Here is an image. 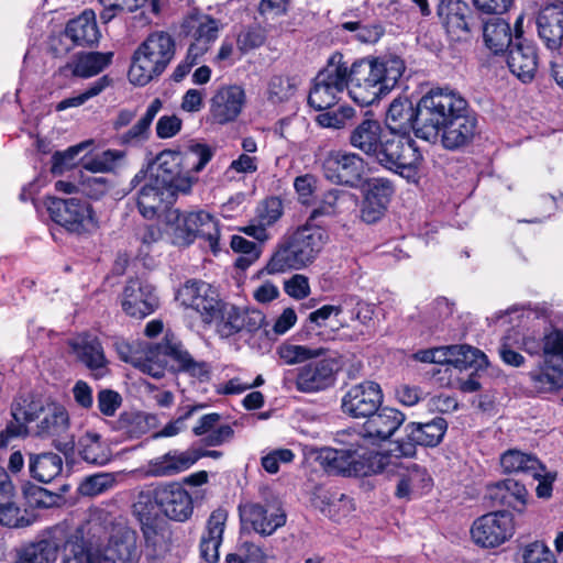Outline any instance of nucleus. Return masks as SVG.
<instances>
[{"instance_id":"f257e3e1","label":"nucleus","mask_w":563,"mask_h":563,"mask_svg":"<svg viewBox=\"0 0 563 563\" xmlns=\"http://www.w3.org/2000/svg\"><path fill=\"white\" fill-rule=\"evenodd\" d=\"M418 126L417 137L454 151L473 141L477 119L459 92L438 88L420 99Z\"/></svg>"},{"instance_id":"f03ea898","label":"nucleus","mask_w":563,"mask_h":563,"mask_svg":"<svg viewBox=\"0 0 563 563\" xmlns=\"http://www.w3.org/2000/svg\"><path fill=\"white\" fill-rule=\"evenodd\" d=\"M404 70V62L398 57L363 58L351 66L345 63L346 89L356 103L369 106L396 86Z\"/></svg>"},{"instance_id":"7ed1b4c3","label":"nucleus","mask_w":563,"mask_h":563,"mask_svg":"<svg viewBox=\"0 0 563 563\" xmlns=\"http://www.w3.org/2000/svg\"><path fill=\"white\" fill-rule=\"evenodd\" d=\"M328 241V231L321 224L306 222L279 244L266 271L268 274H278L301 269L317 258Z\"/></svg>"},{"instance_id":"20e7f679","label":"nucleus","mask_w":563,"mask_h":563,"mask_svg":"<svg viewBox=\"0 0 563 563\" xmlns=\"http://www.w3.org/2000/svg\"><path fill=\"white\" fill-rule=\"evenodd\" d=\"M176 43L165 31L151 33L136 48L129 69V79L133 85L145 86L158 77L175 56Z\"/></svg>"},{"instance_id":"39448f33","label":"nucleus","mask_w":563,"mask_h":563,"mask_svg":"<svg viewBox=\"0 0 563 563\" xmlns=\"http://www.w3.org/2000/svg\"><path fill=\"white\" fill-rule=\"evenodd\" d=\"M383 455L357 443L347 448H322L316 460L329 474L344 476H369L383 470Z\"/></svg>"},{"instance_id":"423d86ee","label":"nucleus","mask_w":563,"mask_h":563,"mask_svg":"<svg viewBox=\"0 0 563 563\" xmlns=\"http://www.w3.org/2000/svg\"><path fill=\"white\" fill-rule=\"evenodd\" d=\"M376 162L383 167L409 177L422 161V155L410 134L386 132Z\"/></svg>"},{"instance_id":"0eeeda50","label":"nucleus","mask_w":563,"mask_h":563,"mask_svg":"<svg viewBox=\"0 0 563 563\" xmlns=\"http://www.w3.org/2000/svg\"><path fill=\"white\" fill-rule=\"evenodd\" d=\"M345 62L341 54H333L327 67L314 78L308 103L318 111L333 107L346 89Z\"/></svg>"},{"instance_id":"6e6552de","label":"nucleus","mask_w":563,"mask_h":563,"mask_svg":"<svg viewBox=\"0 0 563 563\" xmlns=\"http://www.w3.org/2000/svg\"><path fill=\"white\" fill-rule=\"evenodd\" d=\"M52 220L77 235L90 234L98 229V219L91 205L82 199L54 198L48 205Z\"/></svg>"},{"instance_id":"1a4fd4ad","label":"nucleus","mask_w":563,"mask_h":563,"mask_svg":"<svg viewBox=\"0 0 563 563\" xmlns=\"http://www.w3.org/2000/svg\"><path fill=\"white\" fill-rule=\"evenodd\" d=\"M335 362L331 358L311 361L296 371H288L283 378V387L299 393L314 394L328 389L335 380Z\"/></svg>"},{"instance_id":"9d476101","label":"nucleus","mask_w":563,"mask_h":563,"mask_svg":"<svg viewBox=\"0 0 563 563\" xmlns=\"http://www.w3.org/2000/svg\"><path fill=\"white\" fill-rule=\"evenodd\" d=\"M142 181L136 205L140 213L146 219H153L164 203H172V187L165 176L163 165H159L155 173L146 175L139 172L132 179L133 186L140 185Z\"/></svg>"},{"instance_id":"9b49d317","label":"nucleus","mask_w":563,"mask_h":563,"mask_svg":"<svg viewBox=\"0 0 563 563\" xmlns=\"http://www.w3.org/2000/svg\"><path fill=\"white\" fill-rule=\"evenodd\" d=\"M322 169L324 177L331 183L356 187L365 174V162L356 153L330 151L323 159Z\"/></svg>"},{"instance_id":"f8f14e48","label":"nucleus","mask_w":563,"mask_h":563,"mask_svg":"<svg viewBox=\"0 0 563 563\" xmlns=\"http://www.w3.org/2000/svg\"><path fill=\"white\" fill-rule=\"evenodd\" d=\"M136 534L126 527L113 528L108 544L88 553V563H137Z\"/></svg>"},{"instance_id":"ddd939ff","label":"nucleus","mask_w":563,"mask_h":563,"mask_svg":"<svg viewBox=\"0 0 563 563\" xmlns=\"http://www.w3.org/2000/svg\"><path fill=\"white\" fill-rule=\"evenodd\" d=\"M515 532L514 518L508 511H494L477 518L472 526L473 541L483 548H496Z\"/></svg>"},{"instance_id":"4468645a","label":"nucleus","mask_w":563,"mask_h":563,"mask_svg":"<svg viewBox=\"0 0 563 563\" xmlns=\"http://www.w3.org/2000/svg\"><path fill=\"white\" fill-rule=\"evenodd\" d=\"M380 386L373 380H364L351 386L341 399V410L354 419L367 418L383 404Z\"/></svg>"},{"instance_id":"2eb2a0df","label":"nucleus","mask_w":563,"mask_h":563,"mask_svg":"<svg viewBox=\"0 0 563 563\" xmlns=\"http://www.w3.org/2000/svg\"><path fill=\"white\" fill-rule=\"evenodd\" d=\"M448 423L445 419L435 417L426 423L410 422L405 427L406 439L397 441L394 449L399 456H413L416 445L437 446L443 439Z\"/></svg>"},{"instance_id":"dca6fc26","label":"nucleus","mask_w":563,"mask_h":563,"mask_svg":"<svg viewBox=\"0 0 563 563\" xmlns=\"http://www.w3.org/2000/svg\"><path fill=\"white\" fill-rule=\"evenodd\" d=\"M106 529L97 521H89L71 533L63 548L62 563H88V553L95 552V547L106 536Z\"/></svg>"},{"instance_id":"f3484780","label":"nucleus","mask_w":563,"mask_h":563,"mask_svg":"<svg viewBox=\"0 0 563 563\" xmlns=\"http://www.w3.org/2000/svg\"><path fill=\"white\" fill-rule=\"evenodd\" d=\"M177 299L183 306L199 312L206 323L214 320L220 302L217 290L210 284L197 279L187 280L177 291Z\"/></svg>"},{"instance_id":"a211bd4d","label":"nucleus","mask_w":563,"mask_h":563,"mask_svg":"<svg viewBox=\"0 0 563 563\" xmlns=\"http://www.w3.org/2000/svg\"><path fill=\"white\" fill-rule=\"evenodd\" d=\"M121 305L126 314L142 319L155 311L158 298L146 280L131 278L123 289Z\"/></svg>"},{"instance_id":"6ab92c4d","label":"nucleus","mask_w":563,"mask_h":563,"mask_svg":"<svg viewBox=\"0 0 563 563\" xmlns=\"http://www.w3.org/2000/svg\"><path fill=\"white\" fill-rule=\"evenodd\" d=\"M338 307V316L344 314L340 324L342 328H350L349 321L357 322L361 329L353 328L350 334L344 338L350 341H360L369 333V329L374 317V306L360 299L356 296H344L340 299Z\"/></svg>"},{"instance_id":"aec40b11","label":"nucleus","mask_w":563,"mask_h":563,"mask_svg":"<svg viewBox=\"0 0 563 563\" xmlns=\"http://www.w3.org/2000/svg\"><path fill=\"white\" fill-rule=\"evenodd\" d=\"M518 350L530 355H541V341L534 332L512 328L501 339L499 356L507 365L519 367L523 365L525 357Z\"/></svg>"},{"instance_id":"412c9836","label":"nucleus","mask_w":563,"mask_h":563,"mask_svg":"<svg viewBox=\"0 0 563 563\" xmlns=\"http://www.w3.org/2000/svg\"><path fill=\"white\" fill-rule=\"evenodd\" d=\"M154 499L165 516L173 520L185 521L192 512L190 495L177 483L155 488Z\"/></svg>"},{"instance_id":"4be33fe9","label":"nucleus","mask_w":563,"mask_h":563,"mask_svg":"<svg viewBox=\"0 0 563 563\" xmlns=\"http://www.w3.org/2000/svg\"><path fill=\"white\" fill-rule=\"evenodd\" d=\"M241 520L250 523L262 536H271L286 523V514L280 507H264L247 503L239 507Z\"/></svg>"},{"instance_id":"5701e85b","label":"nucleus","mask_w":563,"mask_h":563,"mask_svg":"<svg viewBox=\"0 0 563 563\" xmlns=\"http://www.w3.org/2000/svg\"><path fill=\"white\" fill-rule=\"evenodd\" d=\"M404 421L405 415L401 411L390 407H379L375 413H371L366 418L362 428V435L385 441L398 430Z\"/></svg>"},{"instance_id":"b1692460","label":"nucleus","mask_w":563,"mask_h":563,"mask_svg":"<svg viewBox=\"0 0 563 563\" xmlns=\"http://www.w3.org/2000/svg\"><path fill=\"white\" fill-rule=\"evenodd\" d=\"M245 103V92L233 85L219 89L211 99V114L218 123H228L238 118Z\"/></svg>"},{"instance_id":"393cba45","label":"nucleus","mask_w":563,"mask_h":563,"mask_svg":"<svg viewBox=\"0 0 563 563\" xmlns=\"http://www.w3.org/2000/svg\"><path fill=\"white\" fill-rule=\"evenodd\" d=\"M200 459L197 450H173L148 462V474L156 477L177 475L190 468Z\"/></svg>"},{"instance_id":"a878e982","label":"nucleus","mask_w":563,"mask_h":563,"mask_svg":"<svg viewBox=\"0 0 563 563\" xmlns=\"http://www.w3.org/2000/svg\"><path fill=\"white\" fill-rule=\"evenodd\" d=\"M393 192L391 183L386 179L369 183L361 210L362 220L369 224L377 222L384 216Z\"/></svg>"},{"instance_id":"bb28decb","label":"nucleus","mask_w":563,"mask_h":563,"mask_svg":"<svg viewBox=\"0 0 563 563\" xmlns=\"http://www.w3.org/2000/svg\"><path fill=\"white\" fill-rule=\"evenodd\" d=\"M77 360L84 363L96 376H102L108 361L97 336L85 333L69 342Z\"/></svg>"},{"instance_id":"cd10ccee","label":"nucleus","mask_w":563,"mask_h":563,"mask_svg":"<svg viewBox=\"0 0 563 563\" xmlns=\"http://www.w3.org/2000/svg\"><path fill=\"white\" fill-rule=\"evenodd\" d=\"M228 520V511L223 508L213 510L207 521L206 530L200 540V555L207 563H217L219 548Z\"/></svg>"},{"instance_id":"c85d7f7f","label":"nucleus","mask_w":563,"mask_h":563,"mask_svg":"<svg viewBox=\"0 0 563 563\" xmlns=\"http://www.w3.org/2000/svg\"><path fill=\"white\" fill-rule=\"evenodd\" d=\"M507 65L521 81L532 80L538 68L536 46L528 41H518L508 52Z\"/></svg>"},{"instance_id":"c756f323","label":"nucleus","mask_w":563,"mask_h":563,"mask_svg":"<svg viewBox=\"0 0 563 563\" xmlns=\"http://www.w3.org/2000/svg\"><path fill=\"white\" fill-rule=\"evenodd\" d=\"M419 103L415 108L407 98H396L390 103L386 114L387 132L410 134L413 130L417 135Z\"/></svg>"},{"instance_id":"7c9ffc66","label":"nucleus","mask_w":563,"mask_h":563,"mask_svg":"<svg viewBox=\"0 0 563 563\" xmlns=\"http://www.w3.org/2000/svg\"><path fill=\"white\" fill-rule=\"evenodd\" d=\"M537 26L548 48H560L563 41V8L559 4L545 5L538 14Z\"/></svg>"},{"instance_id":"2f4dec72","label":"nucleus","mask_w":563,"mask_h":563,"mask_svg":"<svg viewBox=\"0 0 563 563\" xmlns=\"http://www.w3.org/2000/svg\"><path fill=\"white\" fill-rule=\"evenodd\" d=\"M170 155L185 174H198L210 162L213 151L207 144L191 141L177 151H168L162 156Z\"/></svg>"},{"instance_id":"473e14b6","label":"nucleus","mask_w":563,"mask_h":563,"mask_svg":"<svg viewBox=\"0 0 563 563\" xmlns=\"http://www.w3.org/2000/svg\"><path fill=\"white\" fill-rule=\"evenodd\" d=\"M386 132L374 119L363 120L350 134V144L364 154L376 158Z\"/></svg>"},{"instance_id":"72a5a7b5","label":"nucleus","mask_w":563,"mask_h":563,"mask_svg":"<svg viewBox=\"0 0 563 563\" xmlns=\"http://www.w3.org/2000/svg\"><path fill=\"white\" fill-rule=\"evenodd\" d=\"M166 360L169 357L177 363V369L188 373L190 376L196 377L200 380H205L209 377V366L206 362H198L189 354L184 347L181 342L174 338H166L161 343Z\"/></svg>"},{"instance_id":"f704fd0d","label":"nucleus","mask_w":563,"mask_h":563,"mask_svg":"<svg viewBox=\"0 0 563 563\" xmlns=\"http://www.w3.org/2000/svg\"><path fill=\"white\" fill-rule=\"evenodd\" d=\"M65 35L80 46H91L98 43L100 32L95 12L85 10L80 15L70 20L66 25Z\"/></svg>"},{"instance_id":"c9c22d12","label":"nucleus","mask_w":563,"mask_h":563,"mask_svg":"<svg viewBox=\"0 0 563 563\" xmlns=\"http://www.w3.org/2000/svg\"><path fill=\"white\" fill-rule=\"evenodd\" d=\"M113 53L89 52L79 53L64 67L74 76L89 78L102 71L112 59Z\"/></svg>"},{"instance_id":"e433bc0d","label":"nucleus","mask_w":563,"mask_h":563,"mask_svg":"<svg viewBox=\"0 0 563 563\" xmlns=\"http://www.w3.org/2000/svg\"><path fill=\"white\" fill-rule=\"evenodd\" d=\"M44 417L37 424L36 434L41 438H64L69 430L70 422L67 410L56 404L48 405L44 410Z\"/></svg>"},{"instance_id":"4c0bfd02","label":"nucleus","mask_w":563,"mask_h":563,"mask_svg":"<svg viewBox=\"0 0 563 563\" xmlns=\"http://www.w3.org/2000/svg\"><path fill=\"white\" fill-rule=\"evenodd\" d=\"M438 15L449 32L470 33V8L462 0H441L438 5Z\"/></svg>"},{"instance_id":"58836bf2","label":"nucleus","mask_w":563,"mask_h":563,"mask_svg":"<svg viewBox=\"0 0 563 563\" xmlns=\"http://www.w3.org/2000/svg\"><path fill=\"white\" fill-rule=\"evenodd\" d=\"M488 496L500 505H507L515 510L521 511L527 501L528 490L518 481L507 478L490 487Z\"/></svg>"},{"instance_id":"ea45409f","label":"nucleus","mask_w":563,"mask_h":563,"mask_svg":"<svg viewBox=\"0 0 563 563\" xmlns=\"http://www.w3.org/2000/svg\"><path fill=\"white\" fill-rule=\"evenodd\" d=\"M162 106L163 103L158 98L154 99L142 118L129 130L119 134V143L126 146H139L147 141L150 137L151 124L162 109Z\"/></svg>"},{"instance_id":"a19ab883","label":"nucleus","mask_w":563,"mask_h":563,"mask_svg":"<svg viewBox=\"0 0 563 563\" xmlns=\"http://www.w3.org/2000/svg\"><path fill=\"white\" fill-rule=\"evenodd\" d=\"M78 453L85 462L98 466L106 465L112 457L109 445L101 440L100 434L91 431L79 438Z\"/></svg>"},{"instance_id":"79ce46f5","label":"nucleus","mask_w":563,"mask_h":563,"mask_svg":"<svg viewBox=\"0 0 563 563\" xmlns=\"http://www.w3.org/2000/svg\"><path fill=\"white\" fill-rule=\"evenodd\" d=\"M529 376L533 388L539 393H552L563 387V366L548 363L545 358Z\"/></svg>"},{"instance_id":"37998d69","label":"nucleus","mask_w":563,"mask_h":563,"mask_svg":"<svg viewBox=\"0 0 563 563\" xmlns=\"http://www.w3.org/2000/svg\"><path fill=\"white\" fill-rule=\"evenodd\" d=\"M485 45L494 54L504 53L510 47L512 32L510 24L500 18H495L485 23L483 29Z\"/></svg>"},{"instance_id":"c03bdc74","label":"nucleus","mask_w":563,"mask_h":563,"mask_svg":"<svg viewBox=\"0 0 563 563\" xmlns=\"http://www.w3.org/2000/svg\"><path fill=\"white\" fill-rule=\"evenodd\" d=\"M500 466L506 473H523L532 477H539L543 466L539 460L531 454L510 449L501 454Z\"/></svg>"},{"instance_id":"a18cd8bd","label":"nucleus","mask_w":563,"mask_h":563,"mask_svg":"<svg viewBox=\"0 0 563 563\" xmlns=\"http://www.w3.org/2000/svg\"><path fill=\"white\" fill-rule=\"evenodd\" d=\"M31 476L38 482L49 483L63 471L62 457L53 452L31 454L29 461Z\"/></svg>"},{"instance_id":"49530a36","label":"nucleus","mask_w":563,"mask_h":563,"mask_svg":"<svg viewBox=\"0 0 563 563\" xmlns=\"http://www.w3.org/2000/svg\"><path fill=\"white\" fill-rule=\"evenodd\" d=\"M431 478L427 471L419 465L411 463L406 472L399 475L396 487L398 498H411L412 495L430 486Z\"/></svg>"},{"instance_id":"de8ad7c7","label":"nucleus","mask_w":563,"mask_h":563,"mask_svg":"<svg viewBox=\"0 0 563 563\" xmlns=\"http://www.w3.org/2000/svg\"><path fill=\"white\" fill-rule=\"evenodd\" d=\"M133 366L139 368L141 372L148 374L154 378H161L164 376L165 368L167 366L166 355L159 344H147L139 357L134 358Z\"/></svg>"},{"instance_id":"09e8293b","label":"nucleus","mask_w":563,"mask_h":563,"mask_svg":"<svg viewBox=\"0 0 563 563\" xmlns=\"http://www.w3.org/2000/svg\"><path fill=\"white\" fill-rule=\"evenodd\" d=\"M216 311L212 322L221 338H230L242 331V309L220 301Z\"/></svg>"},{"instance_id":"8fccbe9b","label":"nucleus","mask_w":563,"mask_h":563,"mask_svg":"<svg viewBox=\"0 0 563 563\" xmlns=\"http://www.w3.org/2000/svg\"><path fill=\"white\" fill-rule=\"evenodd\" d=\"M183 27L195 42L207 46L218 37L219 23L208 15H191L184 21Z\"/></svg>"},{"instance_id":"3c124183","label":"nucleus","mask_w":563,"mask_h":563,"mask_svg":"<svg viewBox=\"0 0 563 563\" xmlns=\"http://www.w3.org/2000/svg\"><path fill=\"white\" fill-rule=\"evenodd\" d=\"M58 545L52 540H41L24 547L13 563H54Z\"/></svg>"},{"instance_id":"603ef678","label":"nucleus","mask_w":563,"mask_h":563,"mask_svg":"<svg viewBox=\"0 0 563 563\" xmlns=\"http://www.w3.org/2000/svg\"><path fill=\"white\" fill-rule=\"evenodd\" d=\"M449 367L459 369L474 368L482 369L487 366V356L478 349L470 345H451Z\"/></svg>"},{"instance_id":"864d4df0","label":"nucleus","mask_w":563,"mask_h":563,"mask_svg":"<svg viewBox=\"0 0 563 563\" xmlns=\"http://www.w3.org/2000/svg\"><path fill=\"white\" fill-rule=\"evenodd\" d=\"M18 498L0 501V526L10 529L29 527L34 521V516L19 505Z\"/></svg>"},{"instance_id":"5fc2aeb1","label":"nucleus","mask_w":563,"mask_h":563,"mask_svg":"<svg viewBox=\"0 0 563 563\" xmlns=\"http://www.w3.org/2000/svg\"><path fill=\"white\" fill-rule=\"evenodd\" d=\"M324 349H312L306 345L282 343L276 349V354L285 365H296L309 360L318 358L324 354Z\"/></svg>"},{"instance_id":"6e6d98bb","label":"nucleus","mask_w":563,"mask_h":563,"mask_svg":"<svg viewBox=\"0 0 563 563\" xmlns=\"http://www.w3.org/2000/svg\"><path fill=\"white\" fill-rule=\"evenodd\" d=\"M169 217H175L178 222L176 228L178 236L189 244L197 238L199 229L205 222L203 220L208 219V212L201 210L180 217L177 211H173L169 213Z\"/></svg>"},{"instance_id":"4d7b16f0","label":"nucleus","mask_w":563,"mask_h":563,"mask_svg":"<svg viewBox=\"0 0 563 563\" xmlns=\"http://www.w3.org/2000/svg\"><path fill=\"white\" fill-rule=\"evenodd\" d=\"M541 341V354L548 363H555L563 366V330L551 329L537 336Z\"/></svg>"},{"instance_id":"13d9d810","label":"nucleus","mask_w":563,"mask_h":563,"mask_svg":"<svg viewBox=\"0 0 563 563\" xmlns=\"http://www.w3.org/2000/svg\"><path fill=\"white\" fill-rule=\"evenodd\" d=\"M297 86L296 77L275 75L268 81V100L273 103L285 102L295 95Z\"/></svg>"},{"instance_id":"bf43d9fd","label":"nucleus","mask_w":563,"mask_h":563,"mask_svg":"<svg viewBox=\"0 0 563 563\" xmlns=\"http://www.w3.org/2000/svg\"><path fill=\"white\" fill-rule=\"evenodd\" d=\"M117 484L113 473H97L87 476L79 485V493L82 496H97L112 489Z\"/></svg>"},{"instance_id":"052dcab7","label":"nucleus","mask_w":563,"mask_h":563,"mask_svg":"<svg viewBox=\"0 0 563 563\" xmlns=\"http://www.w3.org/2000/svg\"><path fill=\"white\" fill-rule=\"evenodd\" d=\"M122 156V153L119 151L107 150L96 156L84 159L81 166L85 170L91 173H109L115 168L117 162Z\"/></svg>"},{"instance_id":"680f3d73","label":"nucleus","mask_w":563,"mask_h":563,"mask_svg":"<svg viewBox=\"0 0 563 563\" xmlns=\"http://www.w3.org/2000/svg\"><path fill=\"white\" fill-rule=\"evenodd\" d=\"M109 85H110V79L108 78V76H103V77L99 78L98 80H96L95 82H92L88 87V89L85 90L82 93L75 96V97L66 98V99L62 100L60 102H58L56 106V110L63 111L68 108L79 107V106L84 104L86 101H88L89 99H91L92 97H96L99 93H101Z\"/></svg>"},{"instance_id":"e2e57ef3","label":"nucleus","mask_w":563,"mask_h":563,"mask_svg":"<svg viewBox=\"0 0 563 563\" xmlns=\"http://www.w3.org/2000/svg\"><path fill=\"white\" fill-rule=\"evenodd\" d=\"M341 29L354 33V37L362 43H376L384 34L379 24H362L360 21H347Z\"/></svg>"},{"instance_id":"0e129e2a","label":"nucleus","mask_w":563,"mask_h":563,"mask_svg":"<svg viewBox=\"0 0 563 563\" xmlns=\"http://www.w3.org/2000/svg\"><path fill=\"white\" fill-rule=\"evenodd\" d=\"M319 498H321V501L324 505V507L321 508V511L327 516L335 517L340 511H342V516H346L354 510L353 500L344 494H340L338 496L336 494L324 493Z\"/></svg>"},{"instance_id":"69168bd1","label":"nucleus","mask_w":563,"mask_h":563,"mask_svg":"<svg viewBox=\"0 0 563 563\" xmlns=\"http://www.w3.org/2000/svg\"><path fill=\"white\" fill-rule=\"evenodd\" d=\"M102 5L100 19L103 23L110 22L122 11L133 12L141 8L145 0H98Z\"/></svg>"},{"instance_id":"338daca9","label":"nucleus","mask_w":563,"mask_h":563,"mask_svg":"<svg viewBox=\"0 0 563 563\" xmlns=\"http://www.w3.org/2000/svg\"><path fill=\"white\" fill-rule=\"evenodd\" d=\"M523 563H555L553 552L540 541L531 542L521 549Z\"/></svg>"},{"instance_id":"774afa93","label":"nucleus","mask_w":563,"mask_h":563,"mask_svg":"<svg viewBox=\"0 0 563 563\" xmlns=\"http://www.w3.org/2000/svg\"><path fill=\"white\" fill-rule=\"evenodd\" d=\"M283 214V203L277 197L265 199L258 207L256 219L266 228L274 224Z\"/></svg>"}]
</instances>
